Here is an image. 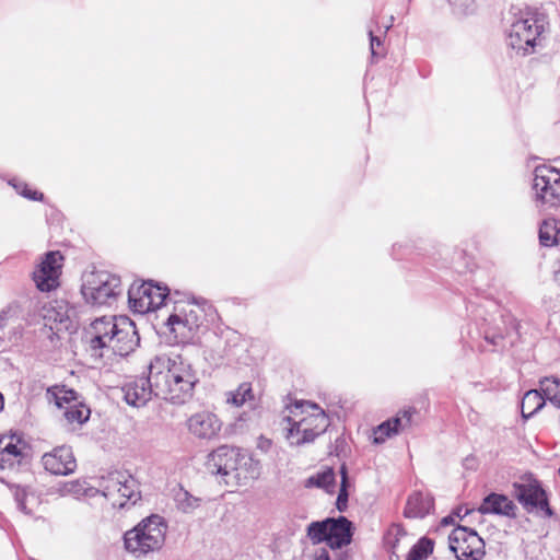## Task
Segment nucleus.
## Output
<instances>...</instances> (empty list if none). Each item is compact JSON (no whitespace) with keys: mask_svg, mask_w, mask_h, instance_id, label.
<instances>
[{"mask_svg":"<svg viewBox=\"0 0 560 560\" xmlns=\"http://www.w3.org/2000/svg\"><path fill=\"white\" fill-rule=\"evenodd\" d=\"M85 340L94 357L105 351L126 357L140 343L135 323L127 316H102L94 319L85 331Z\"/></svg>","mask_w":560,"mask_h":560,"instance_id":"1","label":"nucleus"},{"mask_svg":"<svg viewBox=\"0 0 560 560\" xmlns=\"http://www.w3.org/2000/svg\"><path fill=\"white\" fill-rule=\"evenodd\" d=\"M155 386L156 397L176 405L189 401L198 382L190 363L182 357H156L149 366Z\"/></svg>","mask_w":560,"mask_h":560,"instance_id":"2","label":"nucleus"},{"mask_svg":"<svg viewBox=\"0 0 560 560\" xmlns=\"http://www.w3.org/2000/svg\"><path fill=\"white\" fill-rule=\"evenodd\" d=\"M288 409L290 416L285 420L290 427L287 439L291 445L301 446L314 442L330 424L328 416L317 404L296 400Z\"/></svg>","mask_w":560,"mask_h":560,"instance_id":"3","label":"nucleus"},{"mask_svg":"<svg viewBox=\"0 0 560 560\" xmlns=\"http://www.w3.org/2000/svg\"><path fill=\"white\" fill-rule=\"evenodd\" d=\"M166 530L163 517L152 514L125 533V549L136 558L159 551L165 542Z\"/></svg>","mask_w":560,"mask_h":560,"instance_id":"4","label":"nucleus"},{"mask_svg":"<svg viewBox=\"0 0 560 560\" xmlns=\"http://www.w3.org/2000/svg\"><path fill=\"white\" fill-rule=\"evenodd\" d=\"M122 292L120 277L106 270L85 273L81 293L88 304L112 305Z\"/></svg>","mask_w":560,"mask_h":560,"instance_id":"5","label":"nucleus"},{"mask_svg":"<svg viewBox=\"0 0 560 560\" xmlns=\"http://www.w3.org/2000/svg\"><path fill=\"white\" fill-rule=\"evenodd\" d=\"M166 326L180 342L191 340L206 320L203 310L188 301L173 300Z\"/></svg>","mask_w":560,"mask_h":560,"instance_id":"6","label":"nucleus"},{"mask_svg":"<svg viewBox=\"0 0 560 560\" xmlns=\"http://www.w3.org/2000/svg\"><path fill=\"white\" fill-rule=\"evenodd\" d=\"M98 490L110 502L113 508L125 509L133 505L141 498L138 481L124 471H113L102 477Z\"/></svg>","mask_w":560,"mask_h":560,"instance_id":"7","label":"nucleus"},{"mask_svg":"<svg viewBox=\"0 0 560 560\" xmlns=\"http://www.w3.org/2000/svg\"><path fill=\"white\" fill-rule=\"evenodd\" d=\"M173 298L167 287L154 284L153 281L133 283L128 290V303L132 312L141 315L164 306L168 308Z\"/></svg>","mask_w":560,"mask_h":560,"instance_id":"8","label":"nucleus"},{"mask_svg":"<svg viewBox=\"0 0 560 560\" xmlns=\"http://www.w3.org/2000/svg\"><path fill=\"white\" fill-rule=\"evenodd\" d=\"M448 546L457 560H481L485 556V541L476 530L457 526L448 536Z\"/></svg>","mask_w":560,"mask_h":560,"instance_id":"9","label":"nucleus"},{"mask_svg":"<svg viewBox=\"0 0 560 560\" xmlns=\"http://www.w3.org/2000/svg\"><path fill=\"white\" fill-rule=\"evenodd\" d=\"M533 189L536 201L548 207L560 205V170L539 165L534 171Z\"/></svg>","mask_w":560,"mask_h":560,"instance_id":"10","label":"nucleus"},{"mask_svg":"<svg viewBox=\"0 0 560 560\" xmlns=\"http://www.w3.org/2000/svg\"><path fill=\"white\" fill-rule=\"evenodd\" d=\"M542 25L533 16L520 18L514 21L509 32V45L524 55L534 50L536 42L542 33Z\"/></svg>","mask_w":560,"mask_h":560,"instance_id":"11","label":"nucleus"},{"mask_svg":"<svg viewBox=\"0 0 560 560\" xmlns=\"http://www.w3.org/2000/svg\"><path fill=\"white\" fill-rule=\"evenodd\" d=\"M238 456V447L221 445L208 454L206 469L211 475L220 476L225 485H232Z\"/></svg>","mask_w":560,"mask_h":560,"instance_id":"12","label":"nucleus"},{"mask_svg":"<svg viewBox=\"0 0 560 560\" xmlns=\"http://www.w3.org/2000/svg\"><path fill=\"white\" fill-rule=\"evenodd\" d=\"M63 257L59 252H48L33 272L36 288L49 292L59 285Z\"/></svg>","mask_w":560,"mask_h":560,"instance_id":"13","label":"nucleus"},{"mask_svg":"<svg viewBox=\"0 0 560 560\" xmlns=\"http://www.w3.org/2000/svg\"><path fill=\"white\" fill-rule=\"evenodd\" d=\"M515 497L527 512L541 511L546 516H551L545 490L537 480L524 483H515Z\"/></svg>","mask_w":560,"mask_h":560,"instance_id":"14","label":"nucleus"},{"mask_svg":"<svg viewBox=\"0 0 560 560\" xmlns=\"http://www.w3.org/2000/svg\"><path fill=\"white\" fill-rule=\"evenodd\" d=\"M186 427L196 439L210 441L220 434L222 421L213 411L200 410L186 420Z\"/></svg>","mask_w":560,"mask_h":560,"instance_id":"15","label":"nucleus"},{"mask_svg":"<svg viewBox=\"0 0 560 560\" xmlns=\"http://www.w3.org/2000/svg\"><path fill=\"white\" fill-rule=\"evenodd\" d=\"M125 401L132 407H143L152 396L156 397L155 386H153L152 375L150 373L147 377H137L127 382L122 387Z\"/></svg>","mask_w":560,"mask_h":560,"instance_id":"16","label":"nucleus"},{"mask_svg":"<svg viewBox=\"0 0 560 560\" xmlns=\"http://www.w3.org/2000/svg\"><path fill=\"white\" fill-rule=\"evenodd\" d=\"M44 468L52 475H69L77 468L72 450L68 446H58L42 457Z\"/></svg>","mask_w":560,"mask_h":560,"instance_id":"17","label":"nucleus"},{"mask_svg":"<svg viewBox=\"0 0 560 560\" xmlns=\"http://www.w3.org/2000/svg\"><path fill=\"white\" fill-rule=\"evenodd\" d=\"M416 409L410 407L399 411L394 418L382 422L373 430V443L382 444L388 438L398 434L412 424V417Z\"/></svg>","mask_w":560,"mask_h":560,"instance_id":"18","label":"nucleus"},{"mask_svg":"<svg viewBox=\"0 0 560 560\" xmlns=\"http://www.w3.org/2000/svg\"><path fill=\"white\" fill-rule=\"evenodd\" d=\"M260 474V462L240 448V456L236 462V469L233 471L232 483H246L248 480L257 479Z\"/></svg>","mask_w":560,"mask_h":560,"instance_id":"19","label":"nucleus"},{"mask_svg":"<svg viewBox=\"0 0 560 560\" xmlns=\"http://www.w3.org/2000/svg\"><path fill=\"white\" fill-rule=\"evenodd\" d=\"M328 546L339 549L352 540V523L345 516L329 518Z\"/></svg>","mask_w":560,"mask_h":560,"instance_id":"20","label":"nucleus"},{"mask_svg":"<svg viewBox=\"0 0 560 560\" xmlns=\"http://www.w3.org/2000/svg\"><path fill=\"white\" fill-rule=\"evenodd\" d=\"M516 505L504 494L490 493L487 495L478 511L481 514H499L504 516H515Z\"/></svg>","mask_w":560,"mask_h":560,"instance_id":"21","label":"nucleus"},{"mask_svg":"<svg viewBox=\"0 0 560 560\" xmlns=\"http://www.w3.org/2000/svg\"><path fill=\"white\" fill-rule=\"evenodd\" d=\"M433 504L431 495L415 492L408 498L404 514L409 518H423L432 511Z\"/></svg>","mask_w":560,"mask_h":560,"instance_id":"22","label":"nucleus"},{"mask_svg":"<svg viewBox=\"0 0 560 560\" xmlns=\"http://www.w3.org/2000/svg\"><path fill=\"white\" fill-rule=\"evenodd\" d=\"M10 490L14 497L18 509L25 514H32L34 506L38 503L37 497L30 491L27 487H21L19 485L10 486Z\"/></svg>","mask_w":560,"mask_h":560,"instance_id":"23","label":"nucleus"},{"mask_svg":"<svg viewBox=\"0 0 560 560\" xmlns=\"http://www.w3.org/2000/svg\"><path fill=\"white\" fill-rule=\"evenodd\" d=\"M544 405L545 398L539 390L530 389L526 392L521 404L523 418H530L536 412H538L544 407Z\"/></svg>","mask_w":560,"mask_h":560,"instance_id":"24","label":"nucleus"},{"mask_svg":"<svg viewBox=\"0 0 560 560\" xmlns=\"http://www.w3.org/2000/svg\"><path fill=\"white\" fill-rule=\"evenodd\" d=\"M335 472L331 468H327L324 471L317 472L310 476L304 486L306 488H320L326 490L328 493L335 492Z\"/></svg>","mask_w":560,"mask_h":560,"instance_id":"25","label":"nucleus"},{"mask_svg":"<svg viewBox=\"0 0 560 560\" xmlns=\"http://www.w3.org/2000/svg\"><path fill=\"white\" fill-rule=\"evenodd\" d=\"M91 410L83 402H73L65 407L63 417L69 424L82 425L90 419Z\"/></svg>","mask_w":560,"mask_h":560,"instance_id":"26","label":"nucleus"},{"mask_svg":"<svg viewBox=\"0 0 560 560\" xmlns=\"http://www.w3.org/2000/svg\"><path fill=\"white\" fill-rule=\"evenodd\" d=\"M539 242L542 246H553L560 242V230L556 220H545L540 224Z\"/></svg>","mask_w":560,"mask_h":560,"instance_id":"27","label":"nucleus"},{"mask_svg":"<svg viewBox=\"0 0 560 560\" xmlns=\"http://www.w3.org/2000/svg\"><path fill=\"white\" fill-rule=\"evenodd\" d=\"M329 518L320 522H312L307 526V537L314 545L326 542L328 545Z\"/></svg>","mask_w":560,"mask_h":560,"instance_id":"28","label":"nucleus"},{"mask_svg":"<svg viewBox=\"0 0 560 560\" xmlns=\"http://www.w3.org/2000/svg\"><path fill=\"white\" fill-rule=\"evenodd\" d=\"M254 399L249 383H242L234 392L229 394L226 401L236 407L243 406L247 400Z\"/></svg>","mask_w":560,"mask_h":560,"instance_id":"29","label":"nucleus"},{"mask_svg":"<svg viewBox=\"0 0 560 560\" xmlns=\"http://www.w3.org/2000/svg\"><path fill=\"white\" fill-rule=\"evenodd\" d=\"M433 551V541L429 538H421L411 548L407 560H423Z\"/></svg>","mask_w":560,"mask_h":560,"instance_id":"30","label":"nucleus"},{"mask_svg":"<svg viewBox=\"0 0 560 560\" xmlns=\"http://www.w3.org/2000/svg\"><path fill=\"white\" fill-rule=\"evenodd\" d=\"M175 501L177 508L184 513H190L199 506V499L191 495L186 490L180 489L176 495Z\"/></svg>","mask_w":560,"mask_h":560,"instance_id":"31","label":"nucleus"},{"mask_svg":"<svg viewBox=\"0 0 560 560\" xmlns=\"http://www.w3.org/2000/svg\"><path fill=\"white\" fill-rule=\"evenodd\" d=\"M57 492L65 497V495H73V497H81L85 495L88 493V488L85 486L84 481L74 480L69 482H63L57 488Z\"/></svg>","mask_w":560,"mask_h":560,"instance_id":"32","label":"nucleus"},{"mask_svg":"<svg viewBox=\"0 0 560 560\" xmlns=\"http://www.w3.org/2000/svg\"><path fill=\"white\" fill-rule=\"evenodd\" d=\"M340 475H341V483L339 493L336 501L337 509L342 512L347 509L348 503V486H349V479H348V471L345 465L340 467Z\"/></svg>","mask_w":560,"mask_h":560,"instance_id":"33","label":"nucleus"},{"mask_svg":"<svg viewBox=\"0 0 560 560\" xmlns=\"http://www.w3.org/2000/svg\"><path fill=\"white\" fill-rule=\"evenodd\" d=\"M24 453H18L15 455L5 452H0V468L1 469H16L24 459Z\"/></svg>","mask_w":560,"mask_h":560,"instance_id":"34","label":"nucleus"},{"mask_svg":"<svg viewBox=\"0 0 560 560\" xmlns=\"http://www.w3.org/2000/svg\"><path fill=\"white\" fill-rule=\"evenodd\" d=\"M21 445V440H15L14 436H0V452H5L7 454L11 453L13 455L23 453V447Z\"/></svg>","mask_w":560,"mask_h":560,"instance_id":"35","label":"nucleus"},{"mask_svg":"<svg viewBox=\"0 0 560 560\" xmlns=\"http://www.w3.org/2000/svg\"><path fill=\"white\" fill-rule=\"evenodd\" d=\"M60 311L55 312V316L48 315L49 319H54V322L59 325L57 329H66V330H72L74 329V325L72 320L70 319V316L68 314V310L66 308L65 312H62L63 306H59Z\"/></svg>","mask_w":560,"mask_h":560,"instance_id":"36","label":"nucleus"},{"mask_svg":"<svg viewBox=\"0 0 560 560\" xmlns=\"http://www.w3.org/2000/svg\"><path fill=\"white\" fill-rule=\"evenodd\" d=\"M10 185L13 186L18 194L30 200H42L44 197L42 192L30 189L25 183L11 180Z\"/></svg>","mask_w":560,"mask_h":560,"instance_id":"37","label":"nucleus"},{"mask_svg":"<svg viewBox=\"0 0 560 560\" xmlns=\"http://www.w3.org/2000/svg\"><path fill=\"white\" fill-rule=\"evenodd\" d=\"M56 405L59 408H65L63 404H67V406L79 402L77 400V393L73 389H58L55 394Z\"/></svg>","mask_w":560,"mask_h":560,"instance_id":"38","label":"nucleus"},{"mask_svg":"<svg viewBox=\"0 0 560 560\" xmlns=\"http://www.w3.org/2000/svg\"><path fill=\"white\" fill-rule=\"evenodd\" d=\"M454 11L460 15H469L476 11L475 0H450Z\"/></svg>","mask_w":560,"mask_h":560,"instance_id":"39","label":"nucleus"},{"mask_svg":"<svg viewBox=\"0 0 560 560\" xmlns=\"http://www.w3.org/2000/svg\"><path fill=\"white\" fill-rule=\"evenodd\" d=\"M19 314V306L11 304L7 308L2 310L0 313V327L3 325V322L10 317L16 316Z\"/></svg>","mask_w":560,"mask_h":560,"instance_id":"40","label":"nucleus"},{"mask_svg":"<svg viewBox=\"0 0 560 560\" xmlns=\"http://www.w3.org/2000/svg\"><path fill=\"white\" fill-rule=\"evenodd\" d=\"M273 447V443L270 439L259 436L257 440V448L264 453H268Z\"/></svg>","mask_w":560,"mask_h":560,"instance_id":"41","label":"nucleus"},{"mask_svg":"<svg viewBox=\"0 0 560 560\" xmlns=\"http://www.w3.org/2000/svg\"><path fill=\"white\" fill-rule=\"evenodd\" d=\"M369 36L371 54L373 57L378 56L380 54L377 52L376 47L381 46V38L378 36H375L372 30H369Z\"/></svg>","mask_w":560,"mask_h":560,"instance_id":"42","label":"nucleus"},{"mask_svg":"<svg viewBox=\"0 0 560 560\" xmlns=\"http://www.w3.org/2000/svg\"><path fill=\"white\" fill-rule=\"evenodd\" d=\"M485 339L489 343L493 346H498L500 341L503 339V336L501 334H492L490 331H485Z\"/></svg>","mask_w":560,"mask_h":560,"instance_id":"43","label":"nucleus"},{"mask_svg":"<svg viewBox=\"0 0 560 560\" xmlns=\"http://www.w3.org/2000/svg\"><path fill=\"white\" fill-rule=\"evenodd\" d=\"M314 560H329L328 552L323 549L322 552Z\"/></svg>","mask_w":560,"mask_h":560,"instance_id":"44","label":"nucleus"},{"mask_svg":"<svg viewBox=\"0 0 560 560\" xmlns=\"http://www.w3.org/2000/svg\"><path fill=\"white\" fill-rule=\"evenodd\" d=\"M448 520H450V517H445V518L443 520V523L447 524V523H448Z\"/></svg>","mask_w":560,"mask_h":560,"instance_id":"45","label":"nucleus"}]
</instances>
